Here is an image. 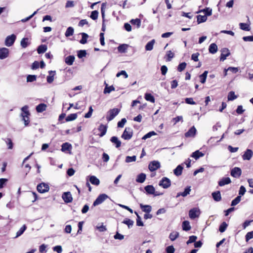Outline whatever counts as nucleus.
<instances>
[{
    "instance_id": "nucleus-1",
    "label": "nucleus",
    "mask_w": 253,
    "mask_h": 253,
    "mask_svg": "<svg viewBox=\"0 0 253 253\" xmlns=\"http://www.w3.org/2000/svg\"><path fill=\"white\" fill-rule=\"evenodd\" d=\"M120 112V109L118 108H114L110 110L108 112V116L106 117V119L108 121H111L114 118L118 115Z\"/></svg>"
},
{
    "instance_id": "nucleus-2",
    "label": "nucleus",
    "mask_w": 253,
    "mask_h": 253,
    "mask_svg": "<svg viewBox=\"0 0 253 253\" xmlns=\"http://www.w3.org/2000/svg\"><path fill=\"white\" fill-rule=\"evenodd\" d=\"M133 135L132 129L130 127H126L121 137L125 140H129Z\"/></svg>"
},
{
    "instance_id": "nucleus-3",
    "label": "nucleus",
    "mask_w": 253,
    "mask_h": 253,
    "mask_svg": "<svg viewBox=\"0 0 253 253\" xmlns=\"http://www.w3.org/2000/svg\"><path fill=\"white\" fill-rule=\"evenodd\" d=\"M170 180L166 177L162 178L159 183V185L165 189L169 188L170 187Z\"/></svg>"
},
{
    "instance_id": "nucleus-4",
    "label": "nucleus",
    "mask_w": 253,
    "mask_h": 253,
    "mask_svg": "<svg viewBox=\"0 0 253 253\" xmlns=\"http://www.w3.org/2000/svg\"><path fill=\"white\" fill-rule=\"evenodd\" d=\"M108 196L105 194L99 195L93 203V206L95 207L102 203L107 198Z\"/></svg>"
},
{
    "instance_id": "nucleus-5",
    "label": "nucleus",
    "mask_w": 253,
    "mask_h": 253,
    "mask_svg": "<svg viewBox=\"0 0 253 253\" xmlns=\"http://www.w3.org/2000/svg\"><path fill=\"white\" fill-rule=\"evenodd\" d=\"M16 39V36L14 34H12L7 36L5 40V45L7 46H11L14 43Z\"/></svg>"
},
{
    "instance_id": "nucleus-6",
    "label": "nucleus",
    "mask_w": 253,
    "mask_h": 253,
    "mask_svg": "<svg viewBox=\"0 0 253 253\" xmlns=\"http://www.w3.org/2000/svg\"><path fill=\"white\" fill-rule=\"evenodd\" d=\"M200 213V210L198 208H194L189 211V216L191 219H194L199 217Z\"/></svg>"
},
{
    "instance_id": "nucleus-7",
    "label": "nucleus",
    "mask_w": 253,
    "mask_h": 253,
    "mask_svg": "<svg viewBox=\"0 0 253 253\" xmlns=\"http://www.w3.org/2000/svg\"><path fill=\"white\" fill-rule=\"evenodd\" d=\"M37 189L39 192L44 193L49 190V187L47 184L41 183L37 185Z\"/></svg>"
},
{
    "instance_id": "nucleus-8",
    "label": "nucleus",
    "mask_w": 253,
    "mask_h": 253,
    "mask_svg": "<svg viewBox=\"0 0 253 253\" xmlns=\"http://www.w3.org/2000/svg\"><path fill=\"white\" fill-rule=\"evenodd\" d=\"M160 163L157 161H153L150 163L148 168L151 171H154L160 168Z\"/></svg>"
},
{
    "instance_id": "nucleus-9",
    "label": "nucleus",
    "mask_w": 253,
    "mask_h": 253,
    "mask_svg": "<svg viewBox=\"0 0 253 253\" xmlns=\"http://www.w3.org/2000/svg\"><path fill=\"white\" fill-rule=\"evenodd\" d=\"M241 173L242 170L241 169L238 167H235L231 170V176L235 178L239 177L241 176Z\"/></svg>"
},
{
    "instance_id": "nucleus-10",
    "label": "nucleus",
    "mask_w": 253,
    "mask_h": 253,
    "mask_svg": "<svg viewBox=\"0 0 253 253\" xmlns=\"http://www.w3.org/2000/svg\"><path fill=\"white\" fill-rule=\"evenodd\" d=\"M221 53L220 55V60L221 61H224L227 57L229 56L230 52L228 48H223L221 50Z\"/></svg>"
},
{
    "instance_id": "nucleus-11",
    "label": "nucleus",
    "mask_w": 253,
    "mask_h": 253,
    "mask_svg": "<svg viewBox=\"0 0 253 253\" xmlns=\"http://www.w3.org/2000/svg\"><path fill=\"white\" fill-rule=\"evenodd\" d=\"M9 49L6 47L0 48V59H4L9 55Z\"/></svg>"
},
{
    "instance_id": "nucleus-12",
    "label": "nucleus",
    "mask_w": 253,
    "mask_h": 253,
    "mask_svg": "<svg viewBox=\"0 0 253 253\" xmlns=\"http://www.w3.org/2000/svg\"><path fill=\"white\" fill-rule=\"evenodd\" d=\"M62 198L66 203H71L73 200L72 195L70 192H64L62 194Z\"/></svg>"
},
{
    "instance_id": "nucleus-13",
    "label": "nucleus",
    "mask_w": 253,
    "mask_h": 253,
    "mask_svg": "<svg viewBox=\"0 0 253 253\" xmlns=\"http://www.w3.org/2000/svg\"><path fill=\"white\" fill-rule=\"evenodd\" d=\"M253 155V152L251 149H247L244 154L242 156L244 160H250Z\"/></svg>"
},
{
    "instance_id": "nucleus-14",
    "label": "nucleus",
    "mask_w": 253,
    "mask_h": 253,
    "mask_svg": "<svg viewBox=\"0 0 253 253\" xmlns=\"http://www.w3.org/2000/svg\"><path fill=\"white\" fill-rule=\"evenodd\" d=\"M196 128L194 126H193L185 133V136L186 137H194L196 134Z\"/></svg>"
},
{
    "instance_id": "nucleus-15",
    "label": "nucleus",
    "mask_w": 253,
    "mask_h": 253,
    "mask_svg": "<svg viewBox=\"0 0 253 253\" xmlns=\"http://www.w3.org/2000/svg\"><path fill=\"white\" fill-rule=\"evenodd\" d=\"M190 191H191V187L187 186L185 188L184 192L178 193L176 195V197L178 198L180 196H181L183 197H185L187 196L188 194H190Z\"/></svg>"
},
{
    "instance_id": "nucleus-16",
    "label": "nucleus",
    "mask_w": 253,
    "mask_h": 253,
    "mask_svg": "<svg viewBox=\"0 0 253 253\" xmlns=\"http://www.w3.org/2000/svg\"><path fill=\"white\" fill-rule=\"evenodd\" d=\"M139 206L140 209L143 212L146 213H150L152 211V208L150 205L140 204Z\"/></svg>"
},
{
    "instance_id": "nucleus-17",
    "label": "nucleus",
    "mask_w": 253,
    "mask_h": 253,
    "mask_svg": "<svg viewBox=\"0 0 253 253\" xmlns=\"http://www.w3.org/2000/svg\"><path fill=\"white\" fill-rule=\"evenodd\" d=\"M231 182V181L229 177H223L218 182V184L220 186H223L225 185L230 183Z\"/></svg>"
},
{
    "instance_id": "nucleus-18",
    "label": "nucleus",
    "mask_w": 253,
    "mask_h": 253,
    "mask_svg": "<svg viewBox=\"0 0 253 253\" xmlns=\"http://www.w3.org/2000/svg\"><path fill=\"white\" fill-rule=\"evenodd\" d=\"M107 126L106 125H104L102 124L100 125L98 128V130L100 132V133L99 134V136L102 137L105 135L107 132Z\"/></svg>"
},
{
    "instance_id": "nucleus-19",
    "label": "nucleus",
    "mask_w": 253,
    "mask_h": 253,
    "mask_svg": "<svg viewBox=\"0 0 253 253\" xmlns=\"http://www.w3.org/2000/svg\"><path fill=\"white\" fill-rule=\"evenodd\" d=\"M110 141L115 145V147L117 148L121 145V142L117 136H112L110 139Z\"/></svg>"
},
{
    "instance_id": "nucleus-20",
    "label": "nucleus",
    "mask_w": 253,
    "mask_h": 253,
    "mask_svg": "<svg viewBox=\"0 0 253 253\" xmlns=\"http://www.w3.org/2000/svg\"><path fill=\"white\" fill-rule=\"evenodd\" d=\"M48 73L49 75L47 76L46 80L48 83L51 84L54 81V77L56 74V72L55 71H49Z\"/></svg>"
},
{
    "instance_id": "nucleus-21",
    "label": "nucleus",
    "mask_w": 253,
    "mask_h": 253,
    "mask_svg": "<svg viewBox=\"0 0 253 253\" xmlns=\"http://www.w3.org/2000/svg\"><path fill=\"white\" fill-rule=\"evenodd\" d=\"M213 200L216 202H219L221 200V196L219 191L213 192L211 194Z\"/></svg>"
},
{
    "instance_id": "nucleus-22",
    "label": "nucleus",
    "mask_w": 253,
    "mask_h": 253,
    "mask_svg": "<svg viewBox=\"0 0 253 253\" xmlns=\"http://www.w3.org/2000/svg\"><path fill=\"white\" fill-rule=\"evenodd\" d=\"M146 175L144 173L139 174L136 178V181L138 183H142L144 182L146 179Z\"/></svg>"
},
{
    "instance_id": "nucleus-23",
    "label": "nucleus",
    "mask_w": 253,
    "mask_h": 253,
    "mask_svg": "<svg viewBox=\"0 0 253 253\" xmlns=\"http://www.w3.org/2000/svg\"><path fill=\"white\" fill-rule=\"evenodd\" d=\"M144 189L147 194H155V189L153 185H147L144 187Z\"/></svg>"
},
{
    "instance_id": "nucleus-24",
    "label": "nucleus",
    "mask_w": 253,
    "mask_h": 253,
    "mask_svg": "<svg viewBox=\"0 0 253 253\" xmlns=\"http://www.w3.org/2000/svg\"><path fill=\"white\" fill-rule=\"evenodd\" d=\"M47 105L44 103H41L36 106V111L38 113H42L45 111Z\"/></svg>"
},
{
    "instance_id": "nucleus-25",
    "label": "nucleus",
    "mask_w": 253,
    "mask_h": 253,
    "mask_svg": "<svg viewBox=\"0 0 253 253\" xmlns=\"http://www.w3.org/2000/svg\"><path fill=\"white\" fill-rule=\"evenodd\" d=\"M155 43L154 39L149 42L145 45V50L147 51H151L153 48V46Z\"/></svg>"
},
{
    "instance_id": "nucleus-26",
    "label": "nucleus",
    "mask_w": 253,
    "mask_h": 253,
    "mask_svg": "<svg viewBox=\"0 0 253 253\" xmlns=\"http://www.w3.org/2000/svg\"><path fill=\"white\" fill-rule=\"evenodd\" d=\"M183 169V167L181 165H178L174 170L173 172L174 174L178 176L182 174V170Z\"/></svg>"
},
{
    "instance_id": "nucleus-27",
    "label": "nucleus",
    "mask_w": 253,
    "mask_h": 253,
    "mask_svg": "<svg viewBox=\"0 0 253 253\" xmlns=\"http://www.w3.org/2000/svg\"><path fill=\"white\" fill-rule=\"evenodd\" d=\"M209 52L212 54L215 53L217 51V46L214 43L210 44L209 48Z\"/></svg>"
},
{
    "instance_id": "nucleus-28",
    "label": "nucleus",
    "mask_w": 253,
    "mask_h": 253,
    "mask_svg": "<svg viewBox=\"0 0 253 253\" xmlns=\"http://www.w3.org/2000/svg\"><path fill=\"white\" fill-rule=\"evenodd\" d=\"M75 60V57L73 55H69L65 59V63L68 65H72Z\"/></svg>"
},
{
    "instance_id": "nucleus-29",
    "label": "nucleus",
    "mask_w": 253,
    "mask_h": 253,
    "mask_svg": "<svg viewBox=\"0 0 253 253\" xmlns=\"http://www.w3.org/2000/svg\"><path fill=\"white\" fill-rule=\"evenodd\" d=\"M89 181L92 184L96 186L98 185L100 183L99 179L93 175L90 176Z\"/></svg>"
},
{
    "instance_id": "nucleus-30",
    "label": "nucleus",
    "mask_w": 253,
    "mask_h": 253,
    "mask_svg": "<svg viewBox=\"0 0 253 253\" xmlns=\"http://www.w3.org/2000/svg\"><path fill=\"white\" fill-rule=\"evenodd\" d=\"M72 149V145L68 142H65L62 144L61 146V151L65 152L67 150H70Z\"/></svg>"
},
{
    "instance_id": "nucleus-31",
    "label": "nucleus",
    "mask_w": 253,
    "mask_h": 253,
    "mask_svg": "<svg viewBox=\"0 0 253 253\" xmlns=\"http://www.w3.org/2000/svg\"><path fill=\"white\" fill-rule=\"evenodd\" d=\"M105 84L106 86L103 91L104 94L110 93L111 91L115 90V87L113 85L108 86L106 83H105Z\"/></svg>"
},
{
    "instance_id": "nucleus-32",
    "label": "nucleus",
    "mask_w": 253,
    "mask_h": 253,
    "mask_svg": "<svg viewBox=\"0 0 253 253\" xmlns=\"http://www.w3.org/2000/svg\"><path fill=\"white\" fill-rule=\"evenodd\" d=\"M47 50V46L45 44H41L38 46L37 52L39 54L43 53Z\"/></svg>"
},
{
    "instance_id": "nucleus-33",
    "label": "nucleus",
    "mask_w": 253,
    "mask_h": 253,
    "mask_svg": "<svg viewBox=\"0 0 253 253\" xmlns=\"http://www.w3.org/2000/svg\"><path fill=\"white\" fill-rule=\"evenodd\" d=\"M182 229L184 231H189L191 229V226L188 221L185 220L182 222Z\"/></svg>"
},
{
    "instance_id": "nucleus-34",
    "label": "nucleus",
    "mask_w": 253,
    "mask_h": 253,
    "mask_svg": "<svg viewBox=\"0 0 253 253\" xmlns=\"http://www.w3.org/2000/svg\"><path fill=\"white\" fill-rule=\"evenodd\" d=\"M239 26L241 29L245 31H249L251 30L250 25L247 23H240Z\"/></svg>"
},
{
    "instance_id": "nucleus-35",
    "label": "nucleus",
    "mask_w": 253,
    "mask_h": 253,
    "mask_svg": "<svg viewBox=\"0 0 253 253\" xmlns=\"http://www.w3.org/2000/svg\"><path fill=\"white\" fill-rule=\"evenodd\" d=\"M144 97L147 101H150L152 103L155 102V98L151 93H146L145 94Z\"/></svg>"
},
{
    "instance_id": "nucleus-36",
    "label": "nucleus",
    "mask_w": 253,
    "mask_h": 253,
    "mask_svg": "<svg viewBox=\"0 0 253 253\" xmlns=\"http://www.w3.org/2000/svg\"><path fill=\"white\" fill-rule=\"evenodd\" d=\"M128 47V45L126 44H122L120 45L118 47V51L121 53H125L126 52V49Z\"/></svg>"
},
{
    "instance_id": "nucleus-37",
    "label": "nucleus",
    "mask_w": 253,
    "mask_h": 253,
    "mask_svg": "<svg viewBox=\"0 0 253 253\" xmlns=\"http://www.w3.org/2000/svg\"><path fill=\"white\" fill-rule=\"evenodd\" d=\"M197 19L198 23L200 24L206 21L207 17L205 15H198L197 16Z\"/></svg>"
},
{
    "instance_id": "nucleus-38",
    "label": "nucleus",
    "mask_w": 253,
    "mask_h": 253,
    "mask_svg": "<svg viewBox=\"0 0 253 253\" xmlns=\"http://www.w3.org/2000/svg\"><path fill=\"white\" fill-rule=\"evenodd\" d=\"M74 32V28L72 27H69L67 29L66 32L65 33V35L66 37H69L73 35Z\"/></svg>"
},
{
    "instance_id": "nucleus-39",
    "label": "nucleus",
    "mask_w": 253,
    "mask_h": 253,
    "mask_svg": "<svg viewBox=\"0 0 253 253\" xmlns=\"http://www.w3.org/2000/svg\"><path fill=\"white\" fill-rule=\"evenodd\" d=\"M203 12L205 14V16L207 17V16H210L212 14V9L210 7H207L205 9H202L199 11L198 12Z\"/></svg>"
},
{
    "instance_id": "nucleus-40",
    "label": "nucleus",
    "mask_w": 253,
    "mask_h": 253,
    "mask_svg": "<svg viewBox=\"0 0 253 253\" xmlns=\"http://www.w3.org/2000/svg\"><path fill=\"white\" fill-rule=\"evenodd\" d=\"M26 229L27 226H26V225H23V226L21 227L20 229L17 232L16 236L15 238H18V237L22 235Z\"/></svg>"
},
{
    "instance_id": "nucleus-41",
    "label": "nucleus",
    "mask_w": 253,
    "mask_h": 253,
    "mask_svg": "<svg viewBox=\"0 0 253 253\" xmlns=\"http://www.w3.org/2000/svg\"><path fill=\"white\" fill-rule=\"evenodd\" d=\"M77 118V115L76 113L71 114L69 115L66 118V122H70L73 120H75Z\"/></svg>"
},
{
    "instance_id": "nucleus-42",
    "label": "nucleus",
    "mask_w": 253,
    "mask_h": 253,
    "mask_svg": "<svg viewBox=\"0 0 253 253\" xmlns=\"http://www.w3.org/2000/svg\"><path fill=\"white\" fill-rule=\"evenodd\" d=\"M208 74V71H205L202 75L199 76L200 78L201 79L200 82L201 83L204 84L206 82Z\"/></svg>"
},
{
    "instance_id": "nucleus-43",
    "label": "nucleus",
    "mask_w": 253,
    "mask_h": 253,
    "mask_svg": "<svg viewBox=\"0 0 253 253\" xmlns=\"http://www.w3.org/2000/svg\"><path fill=\"white\" fill-rule=\"evenodd\" d=\"M28 40V39L27 38H24L22 39L20 44L23 48H26L28 46L29 44Z\"/></svg>"
},
{
    "instance_id": "nucleus-44",
    "label": "nucleus",
    "mask_w": 253,
    "mask_h": 253,
    "mask_svg": "<svg viewBox=\"0 0 253 253\" xmlns=\"http://www.w3.org/2000/svg\"><path fill=\"white\" fill-rule=\"evenodd\" d=\"M82 38L80 40V42L82 44H85L87 42V39L88 37V36L87 34L85 33H81Z\"/></svg>"
},
{
    "instance_id": "nucleus-45",
    "label": "nucleus",
    "mask_w": 253,
    "mask_h": 253,
    "mask_svg": "<svg viewBox=\"0 0 253 253\" xmlns=\"http://www.w3.org/2000/svg\"><path fill=\"white\" fill-rule=\"evenodd\" d=\"M237 98V96L235 94V92L233 91H231L229 92L228 95V100L229 101H232L236 99Z\"/></svg>"
},
{
    "instance_id": "nucleus-46",
    "label": "nucleus",
    "mask_w": 253,
    "mask_h": 253,
    "mask_svg": "<svg viewBox=\"0 0 253 253\" xmlns=\"http://www.w3.org/2000/svg\"><path fill=\"white\" fill-rule=\"evenodd\" d=\"M122 223L126 224L127 225L128 228H131L133 225V223H134V222L133 220L130 219H125L123 222Z\"/></svg>"
},
{
    "instance_id": "nucleus-47",
    "label": "nucleus",
    "mask_w": 253,
    "mask_h": 253,
    "mask_svg": "<svg viewBox=\"0 0 253 253\" xmlns=\"http://www.w3.org/2000/svg\"><path fill=\"white\" fill-rule=\"evenodd\" d=\"M130 22L132 25H136L137 28H139L141 26V20L138 18L131 19Z\"/></svg>"
},
{
    "instance_id": "nucleus-48",
    "label": "nucleus",
    "mask_w": 253,
    "mask_h": 253,
    "mask_svg": "<svg viewBox=\"0 0 253 253\" xmlns=\"http://www.w3.org/2000/svg\"><path fill=\"white\" fill-rule=\"evenodd\" d=\"M227 226L228 224L225 222H223L219 226V231L221 233L224 232L226 230Z\"/></svg>"
},
{
    "instance_id": "nucleus-49",
    "label": "nucleus",
    "mask_w": 253,
    "mask_h": 253,
    "mask_svg": "<svg viewBox=\"0 0 253 253\" xmlns=\"http://www.w3.org/2000/svg\"><path fill=\"white\" fill-rule=\"evenodd\" d=\"M179 236V233L177 232H173L169 234V238L172 241H174Z\"/></svg>"
},
{
    "instance_id": "nucleus-50",
    "label": "nucleus",
    "mask_w": 253,
    "mask_h": 253,
    "mask_svg": "<svg viewBox=\"0 0 253 253\" xmlns=\"http://www.w3.org/2000/svg\"><path fill=\"white\" fill-rule=\"evenodd\" d=\"M241 200V196H238L236 198H235L231 202V206H235L237 205Z\"/></svg>"
},
{
    "instance_id": "nucleus-51",
    "label": "nucleus",
    "mask_w": 253,
    "mask_h": 253,
    "mask_svg": "<svg viewBox=\"0 0 253 253\" xmlns=\"http://www.w3.org/2000/svg\"><path fill=\"white\" fill-rule=\"evenodd\" d=\"M156 134V133L155 131H150L148 133H147V134H146L145 135H144L142 137V139L143 140H146L147 138H150L153 135H155Z\"/></svg>"
},
{
    "instance_id": "nucleus-52",
    "label": "nucleus",
    "mask_w": 253,
    "mask_h": 253,
    "mask_svg": "<svg viewBox=\"0 0 253 253\" xmlns=\"http://www.w3.org/2000/svg\"><path fill=\"white\" fill-rule=\"evenodd\" d=\"M37 79V76L34 75H29L27 77V82H33Z\"/></svg>"
},
{
    "instance_id": "nucleus-53",
    "label": "nucleus",
    "mask_w": 253,
    "mask_h": 253,
    "mask_svg": "<svg viewBox=\"0 0 253 253\" xmlns=\"http://www.w3.org/2000/svg\"><path fill=\"white\" fill-rule=\"evenodd\" d=\"M21 116L22 117V120L24 122L25 126H27L30 122L29 116L21 114Z\"/></svg>"
},
{
    "instance_id": "nucleus-54",
    "label": "nucleus",
    "mask_w": 253,
    "mask_h": 253,
    "mask_svg": "<svg viewBox=\"0 0 253 253\" xmlns=\"http://www.w3.org/2000/svg\"><path fill=\"white\" fill-rule=\"evenodd\" d=\"M136 160V157L135 156H126V163H130L135 162Z\"/></svg>"
},
{
    "instance_id": "nucleus-55",
    "label": "nucleus",
    "mask_w": 253,
    "mask_h": 253,
    "mask_svg": "<svg viewBox=\"0 0 253 253\" xmlns=\"http://www.w3.org/2000/svg\"><path fill=\"white\" fill-rule=\"evenodd\" d=\"M98 12L97 10H94L92 11L90 16V18L94 20H96L98 18Z\"/></svg>"
},
{
    "instance_id": "nucleus-56",
    "label": "nucleus",
    "mask_w": 253,
    "mask_h": 253,
    "mask_svg": "<svg viewBox=\"0 0 253 253\" xmlns=\"http://www.w3.org/2000/svg\"><path fill=\"white\" fill-rule=\"evenodd\" d=\"M186 66V63L185 62H182L179 64L177 67V70L179 72H182L185 69Z\"/></svg>"
},
{
    "instance_id": "nucleus-57",
    "label": "nucleus",
    "mask_w": 253,
    "mask_h": 253,
    "mask_svg": "<svg viewBox=\"0 0 253 253\" xmlns=\"http://www.w3.org/2000/svg\"><path fill=\"white\" fill-rule=\"evenodd\" d=\"M86 54V51L84 50H80L78 52V56L79 58L85 57Z\"/></svg>"
},
{
    "instance_id": "nucleus-58",
    "label": "nucleus",
    "mask_w": 253,
    "mask_h": 253,
    "mask_svg": "<svg viewBox=\"0 0 253 253\" xmlns=\"http://www.w3.org/2000/svg\"><path fill=\"white\" fill-rule=\"evenodd\" d=\"M28 109V107L27 105L24 106L23 107H22L21 110L23 113L22 114H24V115L29 116L30 113Z\"/></svg>"
},
{
    "instance_id": "nucleus-59",
    "label": "nucleus",
    "mask_w": 253,
    "mask_h": 253,
    "mask_svg": "<svg viewBox=\"0 0 253 253\" xmlns=\"http://www.w3.org/2000/svg\"><path fill=\"white\" fill-rule=\"evenodd\" d=\"M197 239V236H191L189 237V240L187 241V244L188 245L189 244L195 242L196 239Z\"/></svg>"
},
{
    "instance_id": "nucleus-60",
    "label": "nucleus",
    "mask_w": 253,
    "mask_h": 253,
    "mask_svg": "<svg viewBox=\"0 0 253 253\" xmlns=\"http://www.w3.org/2000/svg\"><path fill=\"white\" fill-rule=\"evenodd\" d=\"M246 241L248 242L250 239L253 238V231L248 232L245 236Z\"/></svg>"
},
{
    "instance_id": "nucleus-61",
    "label": "nucleus",
    "mask_w": 253,
    "mask_h": 253,
    "mask_svg": "<svg viewBox=\"0 0 253 253\" xmlns=\"http://www.w3.org/2000/svg\"><path fill=\"white\" fill-rule=\"evenodd\" d=\"M126 122V118H123L118 123V126L119 127H123L125 124Z\"/></svg>"
},
{
    "instance_id": "nucleus-62",
    "label": "nucleus",
    "mask_w": 253,
    "mask_h": 253,
    "mask_svg": "<svg viewBox=\"0 0 253 253\" xmlns=\"http://www.w3.org/2000/svg\"><path fill=\"white\" fill-rule=\"evenodd\" d=\"M167 60L168 61H171V59L173 57L174 53L173 52H172L170 50L168 51L167 52Z\"/></svg>"
},
{
    "instance_id": "nucleus-63",
    "label": "nucleus",
    "mask_w": 253,
    "mask_h": 253,
    "mask_svg": "<svg viewBox=\"0 0 253 253\" xmlns=\"http://www.w3.org/2000/svg\"><path fill=\"white\" fill-rule=\"evenodd\" d=\"M53 250L56 252L57 253H61L62 252V248L61 246L58 245L53 248Z\"/></svg>"
},
{
    "instance_id": "nucleus-64",
    "label": "nucleus",
    "mask_w": 253,
    "mask_h": 253,
    "mask_svg": "<svg viewBox=\"0 0 253 253\" xmlns=\"http://www.w3.org/2000/svg\"><path fill=\"white\" fill-rule=\"evenodd\" d=\"M175 249L173 246H169L166 248L167 253H174Z\"/></svg>"
}]
</instances>
